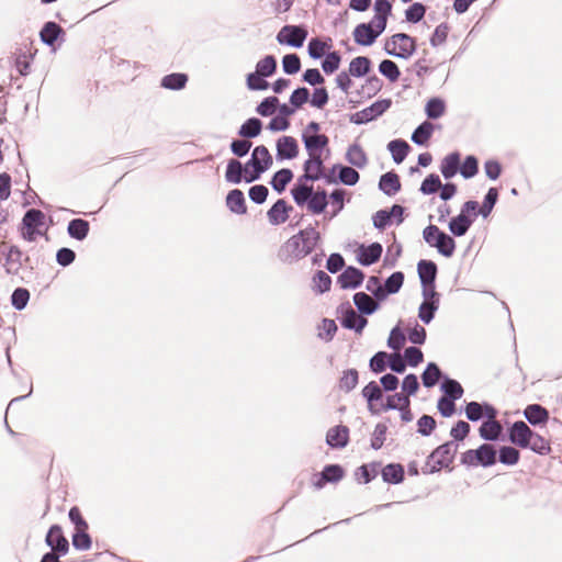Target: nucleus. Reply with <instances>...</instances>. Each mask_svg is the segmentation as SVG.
<instances>
[{
    "instance_id": "obj_1",
    "label": "nucleus",
    "mask_w": 562,
    "mask_h": 562,
    "mask_svg": "<svg viewBox=\"0 0 562 562\" xmlns=\"http://www.w3.org/2000/svg\"><path fill=\"white\" fill-rule=\"evenodd\" d=\"M321 240L319 233L312 226L290 237L281 247L279 257L284 262L297 261L310 255Z\"/></svg>"
},
{
    "instance_id": "obj_2",
    "label": "nucleus",
    "mask_w": 562,
    "mask_h": 562,
    "mask_svg": "<svg viewBox=\"0 0 562 562\" xmlns=\"http://www.w3.org/2000/svg\"><path fill=\"white\" fill-rule=\"evenodd\" d=\"M384 50L387 55L408 59L416 50V41L408 34L396 33L385 42Z\"/></svg>"
},
{
    "instance_id": "obj_3",
    "label": "nucleus",
    "mask_w": 562,
    "mask_h": 562,
    "mask_svg": "<svg viewBox=\"0 0 562 562\" xmlns=\"http://www.w3.org/2000/svg\"><path fill=\"white\" fill-rule=\"evenodd\" d=\"M23 254L18 246L0 243V265L8 274H16L22 267Z\"/></svg>"
},
{
    "instance_id": "obj_4",
    "label": "nucleus",
    "mask_w": 562,
    "mask_h": 562,
    "mask_svg": "<svg viewBox=\"0 0 562 562\" xmlns=\"http://www.w3.org/2000/svg\"><path fill=\"white\" fill-rule=\"evenodd\" d=\"M307 37V31L301 25H284L277 34V41L281 45L302 47Z\"/></svg>"
},
{
    "instance_id": "obj_5",
    "label": "nucleus",
    "mask_w": 562,
    "mask_h": 562,
    "mask_svg": "<svg viewBox=\"0 0 562 562\" xmlns=\"http://www.w3.org/2000/svg\"><path fill=\"white\" fill-rule=\"evenodd\" d=\"M392 102L390 99L378 100L370 106L357 112L351 116V122L355 124H366L378 116L382 115L391 106Z\"/></svg>"
},
{
    "instance_id": "obj_6",
    "label": "nucleus",
    "mask_w": 562,
    "mask_h": 562,
    "mask_svg": "<svg viewBox=\"0 0 562 562\" xmlns=\"http://www.w3.org/2000/svg\"><path fill=\"white\" fill-rule=\"evenodd\" d=\"M324 158L322 155H308V159L303 164L304 173L299 178L302 181H317L324 178Z\"/></svg>"
},
{
    "instance_id": "obj_7",
    "label": "nucleus",
    "mask_w": 562,
    "mask_h": 562,
    "mask_svg": "<svg viewBox=\"0 0 562 562\" xmlns=\"http://www.w3.org/2000/svg\"><path fill=\"white\" fill-rule=\"evenodd\" d=\"M458 450V445L453 441L446 442L439 446L431 454L430 459H432L436 463L432 467V471L439 470L442 467H449L452 462L453 457Z\"/></svg>"
},
{
    "instance_id": "obj_8",
    "label": "nucleus",
    "mask_w": 562,
    "mask_h": 562,
    "mask_svg": "<svg viewBox=\"0 0 562 562\" xmlns=\"http://www.w3.org/2000/svg\"><path fill=\"white\" fill-rule=\"evenodd\" d=\"M46 544L52 548V550L59 555H65L68 552L69 543L68 540L63 535L61 527L58 525H53L47 535H46Z\"/></svg>"
},
{
    "instance_id": "obj_9",
    "label": "nucleus",
    "mask_w": 562,
    "mask_h": 562,
    "mask_svg": "<svg viewBox=\"0 0 562 562\" xmlns=\"http://www.w3.org/2000/svg\"><path fill=\"white\" fill-rule=\"evenodd\" d=\"M277 158L279 160L294 159L299 155V144L293 136H281L277 140Z\"/></svg>"
},
{
    "instance_id": "obj_10",
    "label": "nucleus",
    "mask_w": 562,
    "mask_h": 562,
    "mask_svg": "<svg viewBox=\"0 0 562 562\" xmlns=\"http://www.w3.org/2000/svg\"><path fill=\"white\" fill-rule=\"evenodd\" d=\"M301 137L308 155H323L324 150L329 153V138L327 135L302 134Z\"/></svg>"
},
{
    "instance_id": "obj_11",
    "label": "nucleus",
    "mask_w": 562,
    "mask_h": 562,
    "mask_svg": "<svg viewBox=\"0 0 562 562\" xmlns=\"http://www.w3.org/2000/svg\"><path fill=\"white\" fill-rule=\"evenodd\" d=\"M532 432L525 422H515L509 428V440L520 448H527Z\"/></svg>"
},
{
    "instance_id": "obj_12",
    "label": "nucleus",
    "mask_w": 562,
    "mask_h": 562,
    "mask_svg": "<svg viewBox=\"0 0 562 562\" xmlns=\"http://www.w3.org/2000/svg\"><path fill=\"white\" fill-rule=\"evenodd\" d=\"M364 279V273L355 267L346 268L338 277L337 282L341 289H357L361 285Z\"/></svg>"
},
{
    "instance_id": "obj_13",
    "label": "nucleus",
    "mask_w": 562,
    "mask_h": 562,
    "mask_svg": "<svg viewBox=\"0 0 562 562\" xmlns=\"http://www.w3.org/2000/svg\"><path fill=\"white\" fill-rule=\"evenodd\" d=\"M379 37V32H374L372 23H360L353 30L355 42L362 46L372 45Z\"/></svg>"
},
{
    "instance_id": "obj_14",
    "label": "nucleus",
    "mask_w": 562,
    "mask_h": 562,
    "mask_svg": "<svg viewBox=\"0 0 562 562\" xmlns=\"http://www.w3.org/2000/svg\"><path fill=\"white\" fill-rule=\"evenodd\" d=\"M382 246L379 243H373L369 246H360L358 252V261L362 266H371L376 262L382 255Z\"/></svg>"
},
{
    "instance_id": "obj_15",
    "label": "nucleus",
    "mask_w": 562,
    "mask_h": 562,
    "mask_svg": "<svg viewBox=\"0 0 562 562\" xmlns=\"http://www.w3.org/2000/svg\"><path fill=\"white\" fill-rule=\"evenodd\" d=\"M349 439V429L346 426L330 428L326 435V442L333 448H344Z\"/></svg>"
},
{
    "instance_id": "obj_16",
    "label": "nucleus",
    "mask_w": 562,
    "mask_h": 562,
    "mask_svg": "<svg viewBox=\"0 0 562 562\" xmlns=\"http://www.w3.org/2000/svg\"><path fill=\"white\" fill-rule=\"evenodd\" d=\"M291 210L292 206H288L283 199L278 200L267 213L269 223L272 225H279L286 222L289 217L288 213Z\"/></svg>"
},
{
    "instance_id": "obj_17",
    "label": "nucleus",
    "mask_w": 562,
    "mask_h": 562,
    "mask_svg": "<svg viewBox=\"0 0 562 562\" xmlns=\"http://www.w3.org/2000/svg\"><path fill=\"white\" fill-rule=\"evenodd\" d=\"M379 301L364 292H357L353 295V303L363 315H371L379 308Z\"/></svg>"
},
{
    "instance_id": "obj_18",
    "label": "nucleus",
    "mask_w": 562,
    "mask_h": 562,
    "mask_svg": "<svg viewBox=\"0 0 562 562\" xmlns=\"http://www.w3.org/2000/svg\"><path fill=\"white\" fill-rule=\"evenodd\" d=\"M524 415L526 419L533 426L543 425L549 419V412L539 404H530L525 411Z\"/></svg>"
},
{
    "instance_id": "obj_19",
    "label": "nucleus",
    "mask_w": 562,
    "mask_h": 562,
    "mask_svg": "<svg viewBox=\"0 0 562 562\" xmlns=\"http://www.w3.org/2000/svg\"><path fill=\"white\" fill-rule=\"evenodd\" d=\"M344 476V470L338 464H329L324 468V470L321 473V477L318 481L314 483L316 488H322L325 483L330 482L335 483L342 479Z\"/></svg>"
},
{
    "instance_id": "obj_20",
    "label": "nucleus",
    "mask_w": 562,
    "mask_h": 562,
    "mask_svg": "<svg viewBox=\"0 0 562 562\" xmlns=\"http://www.w3.org/2000/svg\"><path fill=\"white\" fill-rule=\"evenodd\" d=\"M345 159L356 168H364L368 164V157L362 147L355 143L351 144L346 151Z\"/></svg>"
},
{
    "instance_id": "obj_21",
    "label": "nucleus",
    "mask_w": 562,
    "mask_h": 562,
    "mask_svg": "<svg viewBox=\"0 0 562 562\" xmlns=\"http://www.w3.org/2000/svg\"><path fill=\"white\" fill-rule=\"evenodd\" d=\"M379 188L384 194L389 196L396 194L401 190L398 176L392 171L382 175L380 178Z\"/></svg>"
},
{
    "instance_id": "obj_22",
    "label": "nucleus",
    "mask_w": 562,
    "mask_h": 562,
    "mask_svg": "<svg viewBox=\"0 0 562 562\" xmlns=\"http://www.w3.org/2000/svg\"><path fill=\"white\" fill-rule=\"evenodd\" d=\"M460 166V154L454 151L449 155H447L440 165V171L445 179H451L453 178Z\"/></svg>"
},
{
    "instance_id": "obj_23",
    "label": "nucleus",
    "mask_w": 562,
    "mask_h": 562,
    "mask_svg": "<svg viewBox=\"0 0 562 562\" xmlns=\"http://www.w3.org/2000/svg\"><path fill=\"white\" fill-rule=\"evenodd\" d=\"M417 271L422 284L435 283L437 276V265L430 260H420L417 265Z\"/></svg>"
},
{
    "instance_id": "obj_24",
    "label": "nucleus",
    "mask_w": 562,
    "mask_h": 562,
    "mask_svg": "<svg viewBox=\"0 0 562 562\" xmlns=\"http://www.w3.org/2000/svg\"><path fill=\"white\" fill-rule=\"evenodd\" d=\"M227 207L236 214H245L247 209L244 193L239 189H234L226 196Z\"/></svg>"
},
{
    "instance_id": "obj_25",
    "label": "nucleus",
    "mask_w": 562,
    "mask_h": 562,
    "mask_svg": "<svg viewBox=\"0 0 562 562\" xmlns=\"http://www.w3.org/2000/svg\"><path fill=\"white\" fill-rule=\"evenodd\" d=\"M473 223L470 215L459 214L449 222V229L454 236H463L467 234Z\"/></svg>"
},
{
    "instance_id": "obj_26",
    "label": "nucleus",
    "mask_w": 562,
    "mask_h": 562,
    "mask_svg": "<svg viewBox=\"0 0 562 562\" xmlns=\"http://www.w3.org/2000/svg\"><path fill=\"white\" fill-rule=\"evenodd\" d=\"M64 30L55 22H46L41 30L40 36L44 44L53 46Z\"/></svg>"
},
{
    "instance_id": "obj_27",
    "label": "nucleus",
    "mask_w": 562,
    "mask_h": 562,
    "mask_svg": "<svg viewBox=\"0 0 562 562\" xmlns=\"http://www.w3.org/2000/svg\"><path fill=\"white\" fill-rule=\"evenodd\" d=\"M67 232L70 237L83 240L89 233V222L82 218H75L68 223Z\"/></svg>"
},
{
    "instance_id": "obj_28",
    "label": "nucleus",
    "mask_w": 562,
    "mask_h": 562,
    "mask_svg": "<svg viewBox=\"0 0 562 562\" xmlns=\"http://www.w3.org/2000/svg\"><path fill=\"white\" fill-rule=\"evenodd\" d=\"M262 130V123L257 117L248 119L238 130V135L243 138L249 139L257 137Z\"/></svg>"
},
{
    "instance_id": "obj_29",
    "label": "nucleus",
    "mask_w": 562,
    "mask_h": 562,
    "mask_svg": "<svg viewBox=\"0 0 562 562\" xmlns=\"http://www.w3.org/2000/svg\"><path fill=\"white\" fill-rule=\"evenodd\" d=\"M502 430L503 427L499 422L486 420L481 425L479 432L483 439L494 441L498 439V437L502 434Z\"/></svg>"
},
{
    "instance_id": "obj_30",
    "label": "nucleus",
    "mask_w": 562,
    "mask_h": 562,
    "mask_svg": "<svg viewBox=\"0 0 562 562\" xmlns=\"http://www.w3.org/2000/svg\"><path fill=\"white\" fill-rule=\"evenodd\" d=\"M496 462V450L492 445L483 443L476 449V463L491 467Z\"/></svg>"
},
{
    "instance_id": "obj_31",
    "label": "nucleus",
    "mask_w": 562,
    "mask_h": 562,
    "mask_svg": "<svg viewBox=\"0 0 562 562\" xmlns=\"http://www.w3.org/2000/svg\"><path fill=\"white\" fill-rule=\"evenodd\" d=\"M382 395H383L382 394V389L374 381H371L370 383H368L363 387L362 396L368 401L369 411L371 413H375V411L373 408L374 407V402L381 400Z\"/></svg>"
},
{
    "instance_id": "obj_32",
    "label": "nucleus",
    "mask_w": 562,
    "mask_h": 562,
    "mask_svg": "<svg viewBox=\"0 0 562 562\" xmlns=\"http://www.w3.org/2000/svg\"><path fill=\"white\" fill-rule=\"evenodd\" d=\"M436 249L440 255L450 258L454 254L456 241L451 236L440 231V233H438Z\"/></svg>"
},
{
    "instance_id": "obj_33",
    "label": "nucleus",
    "mask_w": 562,
    "mask_h": 562,
    "mask_svg": "<svg viewBox=\"0 0 562 562\" xmlns=\"http://www.w3.org/2000/svg\"><path fill=\"white\" fill-rule=\"evenodd\" d=\"M327 204V193L325 190L313 191L307 203V209L314 214H319L325 211Z\"/></svg>"
},
{
    "instance_id": "obj_34",
    "label": "nucleus",
    "mask_w": 562,
    "mask_h": 562,
    "mask_svg": "<svg viewBox=\"0 0 562 562\" xmlns=\"http://www.w3.org/2000/svg\"><path fill=\"white\" fill-rule=\"evenodd\" d=\"M409 148V145L402 139H394L387 144V149L396 164H401L406 158Z\"/></svg>"
},
{
    "instance_id": "obj_35",
    "label": "nucleus",
    "mask_w": 562,
    "mask_h": 562,
    "mask_svg": "<svg viewBox=\"0 0 562 562\" xmlns=\"http://www.w3.org/2000/svg\"><path fill=\"white\" fill-rule=\"evenodd\" d=\"M382 477L387 483L398 484L404 479V469L401 464H387L382 469Z\"/></svg>"
},
{
    "instance_id": "obj_36",
    "label": "nucleus",
    "mask_w": 562,
    "mask_h": 562,
    "mask_svg": "<svg viewBox=\"0 0 562 562\" xmlns=\"http://www.w3.org/2000/svg\"><path fill=\"white\" fill-rule=\"evenodd\" d=\"M244 167L237 159H231L227 164L225 179L229 183L238 184L243 180Z\"/></svg>"
},
{
    "instance_id": "obj_37",
    "label": "nucleus",
    "mask_w": 562,
    "mask_h": 562,
    "mask_svg": "<svg viewBox=\"0 0 562 562\" xmlns=\"http://www.w3.org/2000/svg\"><path fill=\"white\" fill-rule=\"evenodd\" d=\"M293 178V172L290 169L283 168L274 173V176L271 179V186L273 190H276L278 193H282L288 183L291 182Z\"/></svg>"
},
{
    "instance_id": "obj_38",
    "label": "nucleus",
    "mask_w": 562,
    "mask_h": 562,
    "mask_svg": "<svg viewBox=\"0 0 562 562\" xmlns=\"http://www.w3.org/2000/svg\"><path fill=\"white\" fill-rule=\"evenodd\" d=\"M371 61L368 57L359 56L349 64V74L353 77H363L370 71Z\"/></svg>"
},
{
    "instance_id": "obj_39",
    "label": "nucleus",
    "mask_w": 562,
    "mask_h": 562,
    "mask_svg": "<svg viewBox=\"0 0 562 562\" xmlns=\"http://www.w3.org/2000/svg\"><path fill=\"white\" fill-rule=\"evenodd\" d=\"M45 215L42 211L30 209L22 218L23 228H36L44 224Z\"/></svg>"
},
{
    "instance_id": "obj_40",
    "label": "nucleus",
    "mask_w": 562,
    "mask_h": 562,
    "mask_svg": "<svg viewBox=\"0 0 562 562\" xmlns=\"http://www.w3.org/2000/svg\"><path fill=\"white\" fill-rule=\"evenodd\" d=\"M305 181L299 182L292 188L291 193L297 205H304L308 203V200L313 192V187L304 183Z\"/></svg>"
},
{
    "instance_id": "obj_41",
    "label": "nucleus",
    "mask_w": 562,
    "mask_h": 562,
    "mask_svg": "<svg viewBox=\"0 0 562 562\" xmlns=\"http://www.w3.org/2000/svg\"><path fill=\"white\" fill-rule=\"evenodd\" d=\"M441 375H442V373L436 363H434V362L428 363V366L426 367L425 371L422 374V381H423L424 386H426V387L435 386L438 383Z\"/></svg>"
},
{
    "instance_id": "obj_42",
    "label": "nucleus",
    "mask_w": 562,
    "mask_h": 562,
    "mask_svg": "<svg viewBox=\"0 0 562 562\" xmlns=\"http://www.w3.org/2000/svg\"><path fill=\"white\" fill-rule=\"evenodd\" d=\"M441 390L446 397L454 401L461 398L463 395V387L458 381L453 379L446 378L441 383Z\"/></svg>"
},
{
    "instance_id": "obj_43",
    "label": "nucleus",
    "mask_w": 562,
    "mask_h": 562,
    "mask_svg": "<svg viewBox=\"0 0 562 562\" xmlns=\"http://www.w3.org/2000/svg\"><path fill=\"white\" fill-rule=\"evenodd\" d=\"M434 125L426 121L422 123L412 134V140L417 145H425L431 137Z\"/></svg>"
},
{
    "instance_id": "obj_44",
    "label": "nucleus",
    "mask_w": 562,
    "mask_h": 562,
    "mask_svg": "<svg viewBox=\"0 0 562 562\" xmlns=\"http://www.w3.org/2000/svg\"><path fill=\"white\" fill-rule=\"evenodd\" d=\"M527 448L531 449L533 452L541 456H546L551 451L549 441L535 431L529 438V443Z\"/></svg>"
},
{
    "instance_id": "obj_45",
    "label": "nucleus",
    "mask_w": 562,
    "mask_h": 562,
    "mask_svg": "<svg viewBox=\"0 0 562 562\" xmlns=\"http://www.w3.org/2000/svg\"><path fill=\"white\" fill-rule=\"evenodd\" d=\"M188 77L184 74L175 72L167 75L161 80V86L170 90H180L184 88Z\"/></svg>"
},
{
    "instance_id": "obj_46",
    "label": "nucleus",
    "mask_w": 562,
    "mask_h": 562,
    "mask_svg": "<svg viewBox=\"0 0 562 562\" xmlns=\"http://www.w3.org/2000/svg\"><path fill=\"white\" fill-rule=\"evenodd\" d=\"M404 282V273L401 271H396L392 273L383 284V292L385 294V299L389 294H395L400 291Z\"/></svg>"
},
{
    "instance_id": "obj_47",
    "label": "nucleus",
    "mask_w": 562,
    "mask_h": 562,
    "mask_svg": "<svg viewBox=\"0 0 562 562\" xmlns=\"http://www.w3.org/2000/svg\"><path fill=\"white\" fill-rule=\"evenodd\" d=\"M358 371L356 369L345 370L339 379V390L346 393L352 391L358 384Z\"/></svg>"
},
{
    "instance_id": "obj_48",
    "label": "nucleus",
    "mask_w": 562,
    "mask_h": 562,
    "mask_svg": "<svg viewBox=\"0 0 562 562\" xmlns=\"http://www.w3.org/2000/svg\"><path fill=\"white\" fill-rule=\"evenodd\" d=\"M426 114L429 119L436 120L443 115L446 111L445 101L440 98H431L426 103Z\"/></svg>"
},
{
    "instance_id": "obj_49",
    "label": "nucleus",
    "mask_w": 562,
    "mask_h": 562,
    "mask_svg": "<svg viewBox=\"0 0 562 562\" xmlns=\"http://www.w3.org/2000/svg\"><path fill=\"white\" fill-rule=\"evenodd\" d=\"M277 60L272 55H268L260 59L256 65V71L262 77H270L276 72Z\"/></svg>"
},
{
    "instance_id": "obj_50",
    "label": "nucleus",
    "mask_w": 562,
    "mask_h": 562,
    "mask_svg": "<svg viewBox=\"0 0 562 562\" xmlns=\"http://www.w3.org/2000/svg\"><path fill=\"white\" fill-rule=\"evenodd\" d=\"M379 71L393 82L396 81L401 75L397 65L390 59H384L380 63Z\"/></svg>"
},
{
    "instance_id": "obj_51",
    "label": "nucleus",
    "mask_w": 562,
    "mask_h": 562,
    "mask_svg": "<svg viewBox=\"0 0 562 562\" xmlns=\"http://www.w3.org/2000/svg\"><path fill=\"white\" fill-rule=\"evenodd\" d=\"M498 199V191L496 188H490L485 198L483 205L479 210V214H481L483 217H486L492 212L494 205L496 204Z\"/></svg>"
},
{
    "instance_id": "obj_52",
    "label": "nucleus",
    "mask_w": 562,
    "mask_h": 562,
    "mask_svg": "<svg viewBox=\"0 0 562 562\" xmlns=\"http://www.w3.org/2000/svg\"><path fill=\"white\" fill-rule=\"evenodd\" d=\"M338 178L346 186H355L359 181L360 176L352 167L340 166Z\"/></svg>"
},
{
    "instance_id": "obj_53",
    "label": "nucleus",
    "mask_w": 562,
    "mask_h": 562,
    "mask_svg": "<svg viewBox=\"0 0 562 562\" xmlns=\"http://www.w3.org/2000/svg\"><path fill=\"white\" fill-rule=\"evenodd\" d=\"M426 13V7L423 3L415 2L405 10V18L411 23H418Z\"/></svg>"
},
{
    "instance_id": "obj_54",
    "label": "nucleus",
    "mask_w": 562,
    "mask_h": 562,
    "mask_svg": "<svg viewBox=\"0 0 562 562\" xmlns=\"http://www.w3.org/2000/svg\"><path fill=\"white\" fill-rule=\"evenodd\" d=\"M441 188V180L438 175L431 173L427 176L420 186V192L424 194H432Z\"/></svg>"
},
{
    "instance_id": "obj_55",
    "label": "nucleus",
    "mask_w": 562,
    "mask_h": 562,
    "mask_svg": "<svg viewBox=\"0 0 562 562\" xmlns=\"http://www.w3.org/2000/svg\"><path fill=\"white\" fill-rule=\"evenodd\" d=\"M438 307L439 305L436 302H423L418 310L419 319L425 324H429L434 319Z\"/></svg>"
},
{
    "instance_id": "obj_56",
    "label": "nucleus",
    "mask_w": 562,
    "mask_h": 562,
    "mask_svg": "<svg viewBox=\"0 0 562 562\" xmlns=\"http://www.w3.org/2000/svg\"><path fill=\"white\" fill-rule=\"evenodd\" d=\"M519 461V451L509 446L499 449V462L507 465H514Z\"/></svg>"
},
{
    "instance_id": "obj_57",
    "label": "nucleus",
    "mask_w": 562,
    "mask_h": 562,
    "mask_svg": "<svg viewBox=\"0 0 562 562\" xmlns=\"http://www.w3.org/2000/svg\"><path fill=\"white\" fill-rule=\"evenodd\" d=\"M283 71L288 75H294L301 69V59L296 54H288L282 59Z\"/></svg>"
},
{
    "instance_id": "obj_58",
    "label": "nucleus",
    "mask_w": 562,
    "mask_h": 562,
    "mask_svg": "<svg viewBox=\"0 0 562 562\" xmlns=\"http://www.w3.org/2000/svg\"><path fill=\"white\" fill-rule=\"evenodd\" d=\"M278 105L279 99L277 97H268L259 103L256 111L261 116H270L274 113Z\"/></svg>"
},
{
    "instance_id": "obj_59",
    "label": "nucleus",
    "mask_w": 562,
    "mask_h": 562,
    "mask_svg": "<svg viewBox=\"0 0 562 562\" xmlns=\"http://www.w3.org/2000/svg\"><path fill=\"white\" fill-rule=\"evenodd\" d=\"M366 289L372 293L376 301H384L385 294L383 292V284H381L380 278L375 276L369 277Z\"/></svg>"
},
{
    "instance_id": "obj_60",
    "label": "nucleus",
    "mask_w": 562,
    "mask_h": 562,
    "mask_svg": "<svg viewBox=\"0 0 562 562\" xmlns=\"http://www.w3.org/2000/svg\"><path fill=\"white\" fill-rule=\"evenodd\" d=\"M30 300V292L24 288H18L11 295V303L18 311L23 310Z\"/></svg>"
},
{
    "instance_id": "obj_61",
    "label": "nucleus",
    "mask_w": 562,
    "mask_h": 562,
    "mask_svg": "<svg viewBox=\"0 0 562 562\" xmlns=\"http://www.w3.org/2000/svg\"><path fill=\"white\" fill-rule=\"evenodd\" d=\"M341 57L337 52H330L326 55L325 59L322 63V68L325 74L335 72L340 65Z\"/></svg>"
},
{
    "instance_id": "obj_62",
    "label": "nucleus",
    "mask_w": 562,
    "mask_h": 562,
    "mask_svg": "<svg viewBox=\"0 0 562 562\" xmlns=\"http://www.w3.org/2000/svg\"><path fill=\"white\" fill-rule=\"evenodd\" d=\"M477 159L474 156H468L460 168V173L462 175L463 178L470 179L474 177L477 173Z\"/></svg>"
},
{
    "instance_id": "obj_63",
    "label": "nucleus",
    "mask_w": 562,
    "mask_h": 562,
    "mask_svg": "<svg viewBox=\"0 0 562 562\" xmlns=\"http://www.w3.org/2000/svg\"><path fill=\"white\" fill-rule=\"evenodd\" d=\"M86 530L87 529L77 530L72 536V546L77 550H88L91 547V538Z\"/></svg>"
},
{
    "instance_id": "obj_64",
    "label": "nucleus",
    "mask_w": 562,
    "mask_h": 562,
    "mask_svg": "<svg viewBox=\"0 0 562 562\" xmlns=\"http://www.w3.org/2000/svg\"><path fill=\"white\" fill-rule=\"evenodd\" d=\"M435 428H436V420L434 417H431L429 415H423L417 420V431L422 436H429L434 431Z\"/></svg>"
}]
</instances>
